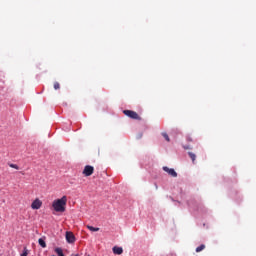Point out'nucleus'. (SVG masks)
<instances>
[{
	"instance_id": "6",
	"label": "nucleus",
	"mask_w": 256,
	"mask_h": 256,
	"mask_svg": "<svg viewBox=\"0 0 256 256\" xmlns=\"http://www.w3.org/2000/svg\"><path fill=\"white\" fill-rule=\"evenodd\" d=\"M66 241L67 243H73L75 241V235L73 232H66Z\"/></svg>"
},
{
	"instance_id": "15",
	"label": "nucleus",
	"mask_w": 256,
	"mask_h": 256,
	"mask_svg": "<svg viewBox=\"0 0 256 256\" xmlns=\"http://www.w3.org/2000/svg\"><path fill=\"white\" fill-rule=\"evenodd\" d=\"M9 167L19 170V166L17 164H9Z\"/></svg>"
},
{
	"instance_id": "14",
	"label": "nucleus",
	"mask_w": 256,
	"mask_h": 256,
	"mask_svg": "<svg viewBox=\"0 0 256 256\" xmlns=\"http://www.w3.org/2000/svg\"><path fill=\"white\" fill-rule=\"evenodd\" d=\"M54 89H61V85L59 84V82L54 83Z\"/></svg>"
},
{
	"instance_id": "16",
	"label": "nucleus",
	"mask_w": 256,
	"mask_h": 256,
	"mask_svg": "<svg viewBox=\"0 0 256 256\" xmlns=\"http://www.w3.org/2000/svg\"><path fill=\"white\" fill-rule=\"evenodd\" d=\"M27 255H28L27 248H24V251H23V253L21 254V256H27Z\"/></svg>"
},
{
	"instance_id": "4",
	"label": "nucleus",
	"mask_w": 256,
	"mask_h": 256,
	"mask_svg": "<svg viewBox=\"0 0 256 256\" xmlns=\"http://www.w3.org/2000/svg\"><path fill=\"white\" fill-rule=\"evenodd\" d=\"M42 205H43V202L39 199V198H36L33 202H32V204H31V208L32 209H41V207H42Z\"/></svg>"
},
{
	"instance_id": "12",
	"label": "nucleus",
	"mask_w": 256,
	"mask_h": 256,
	"mask_svg": "<svg viewBox=\"0 0 256 256\" xmlns=\"http://www.w3.org/2000/svg\"><path fill=\"white\" fill-rule=\"evenodd\" d=\"M86 227H87V229H89V231H92V232H97V231H99V228H95V227L90 226V225H87Z\"/></svg>"
},
{
	"instance_id": "7",
	"label": "nucleus",
	"mask_w": 256,
	"mask_h": 256,
	"mask_svg": "<svg viewBox=\"0 0 256 256\" xmlns=\"http://www.w3.org/2000/svg\"><path fill=\"white\" fill-rule=\"evenodd\" d=\"M114 255H122L123 254V248L114 246L112 249Z\"/></svg>"
},
{
	"instance_id": "17",
	"label": "nucleus",
	"mask_w": 256,
	"mask_h": 256,
	"mask_svg": "<svg viewBox=\"0 0 256 256\" xmlns=\"http://www.w3.org/2000/svg\"><path fill=\"white\" fill-rule=\"evenodd\" d=\"M187 141H193V138L187 137Z\"/></svg>"
},
{
	"instance_id": "2",
	"label": "nucleus",
	"mask_w": 256,
	"mask_h": 256,
	"mask_svg": "<svg viewBox=\"0 0 256 256\" xmlns=\"http://www.w3.org/2000/svg\"><path fill=\"white\" fill-rule=\"evenodd\" d=\"M123 113L124 115H126V117H129L130 119H136V121H141V117L135 111L124 110Z\"/></svg>"
},
{
	"instance_id": "11",
	"label": "nucleus",
	"mask_w": 256,
	"mask_h": 256,
	"mask_svg": "<svg viewBox=\"0 0 256 256\" xmlns=\"http://www.w3.org/2000/svg\"><path fill=\"white\" fill-rule=\"evenodd\" d=\"M204 249H205V245L202 244V245H200V246H198V247L196 248V253H201V251H203Z\"/></svg>"
},
{
	"instance_id": "19",
	"label": "nucleus",
	"mask_w": 256,
	"mask_h": 256,
	"mask_svg": "<svg viewBox=\"0 0 256 256\" xmlns=\"http://www.w3.org/2000/svg\"><path fill=\"white\" fill-rule=\"evenodd\" d=\"M155 189H159V186L157 184H155Z\"/></svg>"
},
{
	"instance_id": "20",
	"label": "nucleus",
	"mask_w": 256,
	"mask_h": 256,
	"mask_svg": "<svg viewBox=\"0 0 256 256\" xmlns=\"http://www.w3.org/2000/svg\"><path fill=\"white\" fill-rule=\"evenodd\" d=\"M76 256H78V255H76Z\"/></svg>"
},
{
	"instance_id": "18",
	"label": "nucleus",
	"mask_w": 256,
	"mask_h": 256,
	"mask_svg": "<svg viewBox=\"0 0 256 256\" xmlns=\"http://www.w3.org/2000/svg\"><path fill=\"white\" fill-rule=\"evenodd\" d=\"M184 149H191V147H189V146H184Z\"/></svg>"
},
{
	"instance_id": "8",
	"label": "nucleus",
	"mask_w": 256,
	"mask_h": 256,
	"mask_svg": "<svg viewBox=\"0 0 256 256\" xmlns=\"http://www.w3.org/2000/svg\"><path fill=\"white\" fill-rule=\"evenodd\" d=\"M38 243H39L40 247H42L43 249H45L47 247V243L45 242V239H43V238H39Z\"/></svg>"
},
{
	"instance_id": "1",
	"label": "nucleus",
	"mask_w": 256,
	"mask_h": 256,
	"mask_svg": "<svg viewBox=\"0 0 256 256\" xmlns=\"http://www.w3.org/2000/svg\"><path fill=\"white\" fill-rule=\"evenodd\" d=\"M52 207L56 213H65L67 207V196H63L60 199L54 200Z\"/></svg>"
},
{
	"instance_id": "9",
	"label": "nucleus",
	"mask_w": 256,
	"mask_h": 256,
	"mask_svg": "<svg viewBox=\"0 0 256 256\" xmlns=\"http://www.w3.org/2000/svg\"><path fill=\"white\" fill-rule=\"evenodd\" d=\"M188 155H189L192 163H195V160L197 159V155H195V153H193V152H188Z\"/></svg>"
},
{
	"instance_id": "3",
	"label": "nucleus",
	"mask_w": 256,
	"mask_h": 256,
	"mask_svg": "<svg viewBox=\"0 0 256 256\" xmlns=\"http://www.w3.org/2000/svg\"><path fill=\"white\" fill-rule=\"evenodd\" d=\"M82 173L84 177H91L95 173V168L91 165H86Z\"/></svg>"
},
{
	"instance_id": "10",
	"label": "nucleus",
	"mask_w": 256,
	"mask_h": 256,
	"mask_svg": "<svg viewBox=\"0 0 256 256\" xmlns=\"http://www.w3.org/2000/svg\"><path fill=\"white\" fill-rule=\"evenodd\" d=\"M55 253H57L58 256H65V254H63V249L61 248H56Z\"/></svg>"
},
{
	"instance_id": "13",
	"label": "nucleus",
	"mask_w": 256,
	"mask_h": 256,
	"mask_svg": "<svg viewBox=\"0 0 256 256\" xmlns=\"http://www.w3.org/2000/svg\"><path fill=\"white\" fill-rule=\"evenodd\" d=\"M162 137H164V139L169 143V141H171V139L169 138V135L167 134V132H163L162 133Z\"/></svg>"
},
{
	"instance_id": "5",
	"label": "nucleus",
	"mask_w": 256,
	"mask_h": 256,
	"mask_svg": "<svg viewBox=\"0 0 256 256\" xmlns=\"http://www.w3.org/2000/svg\"><path fill=\"white\" fill-rule=\"evenodd\" d=\"M163 171H165V173H168V175H170V177H177V173L175 172V169H173V168L164 166Z\"/></svg>"
}]
</instances>
